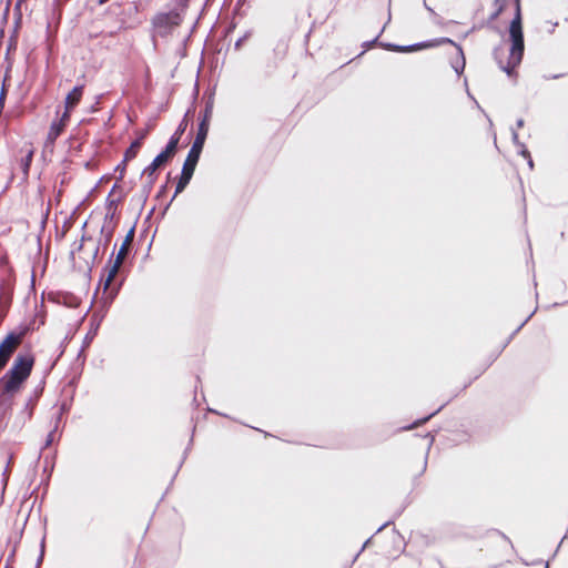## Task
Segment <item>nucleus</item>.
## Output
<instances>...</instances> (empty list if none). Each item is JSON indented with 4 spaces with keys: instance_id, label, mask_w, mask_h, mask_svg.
<instances>
[{
    "instance_id": "6e6552de",
    "label": "nucleus",
    "mask_w": 568,
    "mask_h": 568,
    "mask_svg": "<svg viewBox=\"0 0 568 568\" xmlns=\"http://www.w3.org/2000/svg\"><path fill=\"white\" fill-rule=\"evenodd\" d=\"M68 120H63V116L61 118L60 122L52 123L50 131H49V139L54 140L58 138V135L62 132L65 123Z\"/></svg>"
},
{
    "instance_id": "7ed1b4c3",
    "label": "nucleus",
    "mask_w": 568,
    "mask_h": 568,
    "mask_svg": "<svg viewBox=\"0 0 568 568\" xmlns=\"http://www.w3.org/2000/svg\"><path fill=\"white\" fill-rule=\"evenodd\" d=\"M509 33H510V38L513 41L511 51H510V63L513 65H517L521 60L523 51H524V40H523L519 6H517L516 17L510 24Z\"/></svg>"
},
{
    "instance_id": "39448f33",
    "label": "nucleus",
    "mask_w": 568,
    "mask_h": 568,
    "mask_svg": "<svg viewBox=\"0 0 568 568\" xmlns=\"http://www.w3.org/2000/svg\"><path fill=\"white\" fill-rule=\"evenodd\" d=\"M178 142L179 138H173L169 142L165 150L153 160L151 165L148 168L151 174L155 172L160 166L164 165L171 158H173L176 151Z\"/></svg>"
},
{
    "instance_id": "20e7f679",
    "label": "nucleus",
    "mask_w": 568,
    "mask_h": 568,
    "mask_svg": "<svg viewBox=\"0 0 568 568\" xmlns=\"http://www.w3.org/2000/svg\"><path fill=\"white\" fill-rule=\"evenodd\" d=\"M20 344V337L10 334L0 343V371L7 365L11 355Z\"/></svg>"
},
{
    "instance_id": "0eeeda50",
    "label": "nucleus",
    "mask_w": 568,
    "mask_h": 568,
    "mask_svg": "<svg viewBox=\"0 0 568 568\" xmlns=\"http://www.w3.org/2000/svg\"><path fill=\"white\" fill-rule=\"evenodd\" d=\"M82 97V89L77 87L65 98V111L63 113V120L69 119L70 111L78 104Z\"/></svg>"
},
{
    "instance_id": "423d86ee",
    "label": "nucleus",
    "mask_w": 568,
    "mask_h": 568,
    "mask_svg": "<svg viewBox=\"0 0 568 568\" xmlns=\"http://www.w3.org/2000/svg\"><path fill=\"white\" fill-rule=\"evenodd\" d=\"M126 254H128V245L123 244L120 247V250H119V252H118V254L115 256V260H114V263H113L112 267L110 268V272H109V275H108V280H106V283H105L106 286L112 282V280L116 275V273H118L121 264L123 263Z\"/></svg>"
},
{
    "instance_id": "1a4fd4ad",
    "label": "nucleus",
    "mask_w": 568,
    "mask_h": 568,
    "mask_svg": "<svg viewBox=\"0 0 568 568\" xmlns=\"http://www.w3.org/2000/svg\"><path fill=\"white\" fill-rule=\"evenodd\" d=\"M141 145V142L140 141H135L131 144V146L128 149V151L125 152V160H130V159H133L135 158L136 153H138V150Z\"/></svg>"
},
{
    "instance_id": "f257e3e1",
    "label": "nucleus",
    "mask_w": 568,
    "mask_h": 568,
    "mask_svg": "<svg viewBox=\"0 0 568 568\" xmlns=\"http://www.w3.org/2000/svg\"><path fill=\"white\" fill-rule=\"evenodd\" d=\"M34 365V357L31 354H19L10 369L1 378L3 390L7 394H16L28 379Z\"/></svg>"
},
{
    "instance_id": "f03ea898",
    "label": "nucleus",
    "mask_w": 568,
    "mask_h": 568,
    "mask_svg": "<svg viewBox=\"0 0 568 568\" xmlns=\"http://www.w3.org/2000/svg\"><path fill=\"white\" fill-rule=\"evenodd\" d=\"M209 114L205 115L204 120L200 124L197 136L193 143V146L184 162L182 174L176 186V192H181L190 182L193 172L195 170L200 153L204 145L207 132H209Z\"/></svg>"
},
{
    "instance_id": "9d476101",
    "label": "nucleus",
    "mask_w": 568,
    "mask_h": 568,
    "mask_svg": "<svg viewBox=\"0 0 568 568\" xmlns=\"http://www.w3.org/2000/svg\"><path fill=\"white\" fill-rule=\"evenodd\" d=\"M422 48H424V45H418L416 48H412V50H417V49H422Z\"/></svg>"
}]
</instances>
